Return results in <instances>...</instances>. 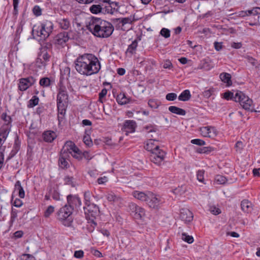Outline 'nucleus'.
I'll return each mask as SVG.
<instances>
[{"label": "nucleus", "mask_w": 260, "mask_h": 260, "mask_svg": "<svg viewBox=\"0 0 260 260\" xmlns=\"http://www.w3.org/2000/svg\"><path fill=\"white\" fill-rule=\"evenodd\" d=\"M75 68L81 74L90 76L97 74L101 66L100 62L95 55L92 54H84L76 59Z\"/></svg>", "instance_id": "f257e3e1"}, {"label": "nucleus", "mask_w": 260, "mask_h": 260, "mask_svg": "<svg viewBox=\"0 0 260 260\" xmlns=\"http://www.w3.org/2000/svg\"><path fill=\"white\" fill-rule=\"evenodd\" d=\"M86 27L94 36L99 38H108L114 30L111 23L95 17H91Z\"/></svg>", "instance_id": "f03ea898"}, {"label": "nucleus", "mask_w": 260, "mask_h": 260, "mask_svg": "<svg viewBox=\"0 0 260 260\" xmlns=\"http://www.w3.org/2000/svg\"><path fill=\"white\" fill-rule=\"evenodd\" d=\"M67 199L68 205L66 204V215H68L66 217V226L71 227L74 230L73 223L74 216L76 214L74 208L80 206L81 202L76 195L69 194Z\"/></svg>", "instance_id": "7ed1b4c3"}, {"label": "nucleus", "mask_w": 260, "mask_h": 260, "mask_svg": "<svg viewBox=\"0 0 260 260\" xmlns=\"http://www.w3.org/2000/svg\"><path fill=\"white\" fill-rule=\"evenodd\" d=\"M65 86L63 82V77H60L59 83H58V93L57 95V106L58 110V120L59 125L62 122L64 123L65 116Z\"/></svg>", "instance_id": "20e7f679"}, {"label": "nucleus", "mask_w": 260, "mask_h": 260, "mask_svg": "<svg viewBox=\"0 0 260 260\" xmlns=\"http://www.w3.org/2000/svg\"><path fill=\"white\" fill-rule=\"evenodd\" d=\"M53 28V25L51 21L49 20H45L43 21L40 27L37 29L35 28L32 29V35L35 37V36L40 37L41 40H45L47 38L52 32Z\"/></svg>", "instance_id": "39448f33"}, {"label": "nucleus", "mask_w": 260, "mask_h": 260, "mask_svg": "<svg viewBox=\"0 0 260 260\" xmlns=\"http://www.w3.org/2000/svg\"><path fill=\"white\" fill-rule=\"evenodd\" d=\"M234 101L239 102L243 109L246 110H250L252 101L248 96H246L242 91H239L236 92L235 94Z\"/></svg>", "instance_id": "423d86ee"}, {"label": "nucleus", "mask_w": 260, "mask_h": 260, "mask_svg": "<svg viewBox=\"0 0 260 260\" xmlns=\"http://www.w3.org/2000/svg\"><path fill=\"white\" fill-rule=\"evenodd\" d=\"M83 208L86 219H95L99 215V208L94 204L87 205Z\"/></svg>", "instance_id": "0eeeda50"}, {"label": "nucleus", "mask_w": 260, "mask_h": 260, "mask_svg": "<svg viewBox=\"0 0 260 260\" xmlns=\"http://www.w3.org/2000/svg\"><path fill=\"white\" fill-rule=\"evenodd\" d=\"M128 208L132 215L135 219H141L145 215L144 209L135 203L129 204Z\"/></svg>", "instance_id": "6e6552de"}, {"label": "nucleus", "mask_w": 260, "mask_h": 260, "mask_svg": "<svg viewBox=\"0 0 260 260\" xmlns=\"http://www.w3.org/2000/svg\"><path fill=\"white\" fill-rule=\"evenodd\" d=\"M66 153L68 152L74 157L78 159L81 158V151L72 141H66Z\"/></svg>", "instance_id": "1a4fd4ad"}, {"label": "nucleus", "mask_w": 260, "mask_h": 260, "mask_svg": "<svg viewBox=\"0 0 260 260\" xmlns=\"http://www.w3.org/2000/svg\"><path fill=\"white\" fill-rule=\"evenodd\" d=\"M36 81V79L32 76L21 78L19 80L18 88L20 91H25L34 85Z\"/></svg>", "instance_id": "9d476101"}, {"label": "nucleus", "mask_w": 260, "mask_h": 260, "mask_svg": "<svg viewBox=\"0 0 260 260\" xmlns=\"http://www.w3.org/2000/svg\"><path fill=\"white\" fill-rule=\"evenodd\" d=\"M49 59L50 55L48 54L47 49L45 48L42 49L37 58V64L40 68L45 67L47 62L49 61Z\"/></svg>", "instance_id": "9b49d317"}, {"label": "nucleus", "mask_w": 260, "mask_h": 260, "mask_svg": "<svg viewBox=\"0 0 260 260\" xmlns=\"http://www.w3.org/2000/svg\"><path fill=\"white\" fill-rule=\"evenodd\" d=\"M201 134L205 137L213 138L217 135V131L215 127L207 126L200 128Z\"/></svg>", "instance_id": "f8f14e48"}, {"label": "nucleus", "mask_w": 260, "mask_h": 260, "mask_svg": "<svg viewBox=\"0 0 260 260\" xmlns=\"http://www.w3.org/2000/svg\"><path fill=\"white\" fill-rule=\"evenodd\" d=\"M136 126L137 124L134 120H127L124 122L122 130L127 135L129 133H134Z\"/></svg>", "instance_id": "ddd939ff"}, {"label": "nucleus", "mask_w": 260, "mask_h": 260, "mask_svg": "<svg viewBox=\"0 0 260 260\" xmlns=\"http://www.w3.org/2000/svg\"><path fill=\"white\" fill-rule=\"evenodd\" d=\"M146 203L150 208H157L161 203V201L156 195L150 192Z\"/></svg>", "instance_id": "4468645a"}, {"label": "nucleus", "mask_w": 260, "mask_h": 260, "mask_svg": "<svg viewBox=\"0 0 260 260\" xmlns=\"http://www.w3.org/2000/svg\"><path fill=\"white\" fill-rule=\"evenodd\" d=\"M166 153L165 151H160L159 155H157L156 153H152L150 156L151 161L158 166H160L162 163Z\"/></svg>", "instance_id": "2eb2a0df"}, {"label": "nucleus", "mask_w": 260, "mask_h": 260, "mask_svg": "<svg viewBox=\"0 0 260 260\" xmlns=\"http://www.w3.org/2000/svg\"><path fill=\"white\" fill-rule=\"evenodd\" d=\"M10 132L9 125H3L0 129V145L2 146L3 144L7 139Z\"/></svg>", "instance_id": "dca6fc26"}, {"label": "nucleus", "mask_w": 260, "mask_h": 260, "mask_svg": "<svg viewBox=\"0 0 260 260\" xmlns=\"http://www.w3.org/2000/svg\"><path fill=\"white\" fill-rule=\"evenodd\" d=\"M55 45L58 48H63L65 44V32L58 34L54 39Z\"/></svg>", "instance_id": "f3484780"}, {"label": "nucleus", "mask_w": 260, "mask_h": 260, "mask_svg": "<svg viewBox=\"0 0 260 260\" xmlns=\"http://www.w3.org/2000/svg\"><path fill=\"white\" fill-rule=\"evenodd\" d=\"M149 191L144 192L143 191L135 190L133 192V195L136 199L141 201H145L146 202L149 195Z\"/></svg>", "instance_id": "a211bd4d"}, {"label": "nucleus", "mask_w": 260, "mask_h": 260, "mask_svg": "<svg viewBox=\"0 0 260 260\" xmlns=\"http://www.w3.org/2000/svg\"><path fill=\"white\" fill-rule=\"evenodd\" d=\"M180 217L186 222H190L193 219V215L189 210L182 209L180 213Z\"/></svg>", "instance_id": "6ab92c4d"}, {"label": "nucleus", "mask_w": 260, "mask_h": 260, "mask_svg": "<svg viewBox=\"0 0 260 260\" xmlns=\"http://www.w3.org/2000/svg\"><path fill=\"white\" fill-rule=\"evenodd\" d=\"M56 137V134L53 132L50 131H48L45 132L43 134V138L44 140L47 142H52Z\"/></svg>", "instance_id": "aec40b11"}, {"label": "nucleus", "mask_w": 260, "mask_h": 260, "mask_svg": "<svg viewBox=\"0 0 260 260\" xmlns=\"http://www.w3.org/2000/svg\"><path fill=\"white\" fill-rule=\"evenodd\" d=\"M252 203L247 200H243L241 203V207L242 210L246 213H249L252 210Z\"/></svg>", "instance_id": "412c9836"}, {"label": "nucleus", "mask_w": 260, "mask_h": 260, "mask_svg": "<svg viewBox=\"0 0 260 260\" xmlns=\"http://www.w3.org/2000/svg\"><path fill=\"white\" fill-rule=\"evenodd\" d=\"M156 142L157 141L155 140L150 139L145 146L146 150L151 152L155 149H158L159 146L156 144Z\"/></svg>", "instance_id": "4be33fe9"}, {"label": "nucleus", "mask_w": 260, "mask_h": 260, "mask_svg": "<svg viewBox=\"0 0 260 260\" xmlns=\"http://www.w3.org/2000/svg\"><path fill=\"white\" fill-rule=\"evenodd\" d=\"M138 46V41L135 40L132 43L128 46V48L126 51V53L129 54L131 56L133 54L136 53L137 48Z\"/></svg>", "instance_id": "5701e85b"}, {"label": "nucleus", "mask_w": 260, "mask_h": 260, "mask_svg": "<svg viewBox=\"0 0 260 260\" xmlns=\"http://www.w3.org/2000/svg\"><path fill=\"white\" fill-rule=\"evenodd\" d=\"M219 77L222 82L226 83L228 86L232 85L231 75L230 74L222 73L220 74Z\"/></svg>", "instance_id": "b1692460"}, {"label": "nucleus", "mask_w": 260, "mask_h": 260, "mask_svg": "<svg viewBox=\"0 0 260 260\" xmlns=\"http://www.w3.org/2000/svg\"><path fill=\"white\" fill-rule=\"evenodd\" d=\"M169 110L174 114L184 116L186 114V111L183 109L178 108L176 106H171L169 107Z\"/></svg>", "instance_id": "393cba45"}, {"label": "nucleus", "mask_w": 260, "mask_h": 260, "mask_svg": "<svg viewBox=\"0 0 260 260\" xmlns=\"http://www.w3.org/2000/svg\"><path fill=\"white\" fill-rule=\"evenodd\" d=\"M116 101L120 105H124L129 103V99L126 96L124 93H120L118 94Z\"/></svg>", "instance_id": "a878e982"}, {"label": "nucleus", "mask_w": 260, "mask_h": 260, "mask_svg": "<svg viewBox=\"0 0 260 260\" xmlns=\"http://www.w3.org/2000/svg\"><path fill=\"white\" fill-rule=\"evenodd\" d=\"M15 189L16 190L18 191V196L19 197L23 199L25 197V191L23 189V187L21 185V182L20 181H17L15 184Z\"/></svg>", "instance_id": "bb28decb"}, {"label": "nucleus", "mask_w": 260, "mask_h": 260, "mask_svg": "<svg viewBox=\"0 0 260 260\" xmlns=\"http://www.w3.org/2000/svg\"><path fill=\"white\" fill-rule=\"evenodd\" d=\"M191 94L190 91L188 89L184 90L178 96V100L181 101H187L190 100Z\"/></svg>", "instance_id": "cd10ccee"}, {"label": "nucleus", "mask_w": 260, "mask_h": 260, "mask_svg": "<svg viewBox=\"0 0 260 260\" xmlns=\"http://www.w3.org/2000/svg\"><path fill=\"white\" fill-rule=\"evenodd\" d=\"M57 219L62 223L65 224V208L62 207L57 212Z\"/></svg>", "instance_id": "c85d7f7f"}, {"label": "nucleus", "mask_w": 260, "mask_h": 260, "mask_svg": "<svg viewBox=\"0 0 260 260\" xmlns=\"http://www.w3.org/2000/svg\"><path fill=\"white\" fill-rule=\"evenodd\" d=\"M89 10L92 14L102 13V4L92 5Z\"/></svg>", "instance_id": "c756f323"}, {"label": "nucleus", "mask_w": 260, "mask_h": 260, "mask_svg": "<svg viewBox=\"0 0 260 260\" xmlns=\"http://www.w3.org/2000/svg\"><path fill=\"white\" fill-rule=\"evenodd\" d=\"M247 61L250 63L253 67H255L256 68H258L260 64L258 63V61L252 57L250 56H246L245 57Z\"/></svg>", "instance_id": "7c9ffc66"}, {"label": "nucleus", "mask_w": 260, "mask_h": 260, "mask_svg": "<svg viewBox=\"0 0 260 260\" xmlns=\"http://www.w3.org/2000/svg\"><path fill=\"white\" fill-rule=\"evenodd\" d=\"M88 220V224L87 225V229L89 232H92L95 226L97 225L96 223L94 221V219H87Z\"/></svg>", "instance_id": "2f4dec72"}, {"label": "nucleus", "mask_w": 260, "mask_h": 260, "mask_svg": "<svg viewBox=\"0 0 260 260\" xmlns=\"http://www.w3.org/2000/svg\"><path fill=\"white\" fill-rule=\"evenodd\" d=\"M83 141L84 144L88 147H90L92 146L93 143L89 135L87 134V131H85V135L83 137Z\"/></svg>", "instance_id": "473e14b6"}, {"label": "nucleus", "mask_w": 260, "mask_h": 260, "mask_svg": "<svg viewBox=\"0 0 260 260\" xmlns=\"http://www.w3.org/2000/svg\"><path fill=\"white\" fill-rule=\"evenodd\" d=\"M64 153H65V150H63L62 149L60 151V156L58 160L59 166L62 169L65 168V157L63 155Z\"/></svg>", "instance_id": "72a5a7b5"}, {"label": "nucleus", "mask_w": 260, "mask_h": 260, "mask_svg": "<svg viewBox=\"0 0 260 260\" xmlns=\"http://www.w3.org/2000/svg\"><path fill=\"white\" fill-rule=\"evenodd\" d=\"M160 104L161 103L160 101L155 99L149 100L148 103L149 106L153 109H157Z\"/></svg>", "instance_id": "f704fd0d"}, {"label": "nucleus", "mask_w": 260, "mask_h": 260, "mask_svg": "<svg viewBox=\"0 0 260 260\" xmlns=\"http://www.w3.org/2000/svg\"><path fill=\"white\" fill-rule=\"evenodd\" d=\"M39 98L36 95L32 96V98L29 101L28 107L29 108H32L37 106L39 103Z\"/></svg>", "instance_id": "c9c22d12"}, {"label": "nucleus", "mask_w": 260, "mask_h": 260, "mask_svg": "<svg viewBox=\"0 0 260 260\" xmlns=\"http://www.w3.org/2000/svg\"><path fill=\"white\" fill-rule=\"evenodd\" d=\"M214 149L211 147H204L203 148H199L197 149V152L199 153H209L212 151Z\"/></svg>", "instance_id": "e433bc0d"}, {"label": "nucleus", "mask_w": 260, "mask_h": 260, "mask_svg": "<svg viewBox=\"0 0 260 260\" xmlns=\"http://www.w3.org/2000/svg\"><path fill=\"white\" fill-rule=\"evenodd\" d=\"M39 83L41 86L46 87L50 86L51 81L49 78L44 77L40 79Z\"/></svg>", "instance_id": "4c0bfd02"}, {"label": "nucleus", "mask_w": 260, "mask_h": 260, "mask_svg": "<svg viewBox=\"0 0 260 260\" xmlns=\"http://www.w3.org/2000/svg\"><path fill=\"white\" fill-rule=\"evenodd\" d=\"M106 198L109 202H116L120 199L119 197L116 196L113 192H108Z\"/></svg>", "instance_id": "58836bf2"}, {"label": "nucleus", "mask_w": 260, "mask_h": 260, "mask_svg": "<svg viewBox=\"0 0 260 260\" xmlns=\"http://www.w3.org/2000/svg\"><path fill=\"white\" fill-rule=\"evenodd\" d=\"M84 197L85 204L86 206L92 204L91 202V198L92 197V194L89 191H85L84 192Z\"/></svg>", "instance_id": "ea45409f"}, {"label": "nucleus", "mask_w": 260, "mask_h": 260, "mask_svg": "<svg viewBox=\"0 0 260 260\" xmlns=\"http://www.w3.org/2000/svg\"><path fill=\"white\" fill-rule=\"evenodd\" d=\"M215 181L219 184H224L227 181V179L222 175H217L215 176Z\"/></svg>", "instance_id": "a19ab883"}, {"label": "nucleus", "mask_w": 260, "mask_h": 260, "mask_svg": "<svg viewBox=\"0 0 260 260\" xmlns=\"http://www.w3.org/2000/svg\"><path fill=\"white\" fill-rule=\"evenodd\" d=\"M182 239L185 242L191 244L193 242V238L191 236L188 235L187 234L183 233L182 234Z\"/></svg>", "instance_id": "79ce46f5"}, {"label": "nucleus", "mask_w": 260, "mask_h": 260, "mask_svg": "<svg viewBox=\"0 0 260 260\" xmlns=\"http://www.w3.org/2000/svg\"><path fill=\"white\" fill-rule=\"evenodd\" d=\"M147 133L156 132L157 131V126L155 124H149L144 127Z\"/></svg>", "instance_id": "37998d69"}, {"label": "nucleus", "mask_w": 260, "mask_h": 260, "mask_svg": "<svg viewBox=\"0 0 260 260\" xmlns=\"http://www.w3.org/2000/svg\"><path fill=\"white\" fill-rule=\"evenodd\" d=\"M120 23L122 24V26H123L125 24H131L133 22V19L131 17H125L121 19H119Z\"/></svg>", "instance_id": "c03bdc74"}, {"label": "nucleus", "mask_w": 260, "mask_h": 260, "mask_svg": "<svg viewBox=\"0 0 260 260\" xmlns=\"http://www.w3.org/2000/svg\"><path fill=\"white\" fill-rule=\"evenodd\" d=\"M185 188L183 186H181L180 187L179 186L178 187L174 189L173 191V192L175 194H178V195H181L183 193H184L185 192Z\"/></svg>", "instance_id": "a18cd8bd"}, {"label": "nucleus", "mask_w": 260, "mask_h": 260, "mask_svg": "<svg viewBox=\"0 0 260 260\" xmlns=\"http://www.w3.org/2000/svg\"><path fill=\"white\" fill-rule=\"evenodd\" d=\"M191 144H195L198 146H204L206 145V142L200 139H192L190 141Z\"/></svg>", "instance_id": "49530a36"}, {"label": "nucleus", "mask_w": 260, "mask_h": 260, "mask_svg": "<svg viewBox=\"0 0 260 260\" xmlns=\"http://www.w3.org/2000/svg\"><path fill=\"white\" fill-rule=\"evenodd\" d=\"M2 119L5 121V124L3 125H9L11 121L10 116H8L6 113H3L2 115Z\"/></svg>", "instance_id": "de8ad7c7"}, {"label": "nucleus", "mask_w": 260, "mask_h": 260, "mask_svg": "<svg viewBox=\"0 0 260 260\" xmlns=\"http://www.w3.org/2000/svg\"><path fill=\"white\" fill-rule=\"evenodd\" d=\"M66 184L71 185L72 187H75L77 183L73 177H66Z\"/></svg>", "instance_id": "09e8293b"}, {"label": "nucleus", "mask_w": 260, "mask_h": 260, "mask_svg": "<svg viewBox=\"0 0 260 260\" xmlns=\"http://www.w3.org/2000/svg\"><path fill=\"white\" fill-rule=\"evenodd\" d=\"M21 260H37L36 258L30 254H23L20 256Z\"/></svg>", "instance_id": "8fccbe9b"}, {"label": "nucleus", "mask_w": 260, "mask_h": 260, "mask_svg": "<svg viewBox=\"0 0 260 260\" xmlns=\"http://www.w3.org/2000/svg\"><path fill=\"white\" fill-rule=\"evenodd\" d=\"M106 13H113L112 8L111 6H104V4H102V14H106Z\"/></svg>", "instance_id": "3c124183"}, {"label": "nucleus", "mask_w": 260, "mask_h": 260, "mask_svg": "<svg viewBox=\"0 0 260 260\" xmlns=\"http://www.w3.org/2000/svg\"><path fill=\"white\" fill-rule=\"evenodd\" d=\"M214 91V88H210V89L206 90L203 92V96L206 98H209L212 95Z\"/></svg>", "instance_id": "603ef678"}, {"label": "nucleus", "mask_w": 260, "mask_h": 260, "mask_svg": "<svg viewBox=\"0 0 260 260\" xmlns=\"http://www.w3.org/2000/svg\"><path fill=\"white\" fill-rule=\"evenodd\" d=\"M160 35L165 38H168L170 36V31L169 29L163 28L160 32Z\"/></svg>", "instance_id": "864d4df0"}, {"label": "nucleus", "mask_w": 260, "mask_h": 260, "mask_svg": "<svg viewBox=\"0 0 260 260\" xmlns=\"http://www.w3.org/2000/svg\"><path fill=\"white\" fill-rule=\"evenodd\" d=\"M54 211V208L52 206H49L44 213V216L48 217Z\"/></svg>", "instance_id": "5fc2aeb1"}, {"label": "nucleus", "mask_w": 260, "mask_h": 260, "mask_svg": "<svg viewBox=\"0 0 260 260\" xmlns=\"http://www.w3.org/2000/svg\"><path fill=\"white\" fill-rule=\"evenodd\" d=\"M209 210L214 215H218L221 213L220 209L214 206H211Z\"/></svg>", "instance_id": "6e6d98bb"}, {"label": "nucleus", "mask_w": 260, "mask_h": 260, "mask_svg": "<svg viewBox=\"0 0 260 260\" xmlns=\"http://www.w3.org/2000/svg\"><path fill=\"white\" fill-rule=\"evenodd\" d=\"M204 173L205 171L204 170H199L197 172V179L201 182H203L204 181Z\"/></svg>", "instance_id": "4d7b16f0"}, {"label": "nucleus", "mask_w": 260, "mask_h": 260, "mask_svg": "<svg viewBox=\"0 0 260 260\" xmlns=\"http://www.w3.org/2000/svg\"><path fill=\"white\" fill-rule=\"evenodd\" d=\"M4 147L0 145V169L2 168L4 162Z\"/></svg>", "instance_id": "13d9d810"}, {"label": "nucleus", "mask_w": 260, "mask_h": 260, "mask_svg": "<svg viewBox=\"0 0 260 260\" xmlns=\"http://www.w3.org/2000/svg\"><path fill=\"white\" fill-rule=\"evenodd\" d=\"M166 99L169 101H173L176 99L177 94L175 93H169L166 95Z\"/></svg>", "instance_id": "bf43d9fd"}, {"label": "nucleus", "mask_w": 260, "mask_h": 260, "mask_svg": "<svg viewBox=\"0 0 260 260\" xmlns=\"http://www.w3.org/2000/svg\"><path fill=\"white\" fill-rule=\"evenodd\" d=\"M32 11L34 14L37 16H40L42 14V10L38 6H35L33 8Z\"/></svg>", "instance_id": "052dcab7"}, {"label": "nucleus", "mask_w": 260, "mask_h": 260, "mask_svg": "<svg viewBox=\"0 0 260 260\" xmlns=\"http://www.w3.org/2000/svg\"><path fill=\"white\" fill-rule=\"evenodd\" d=\"M234 93L230 91L225 92L224 93L223 97L226 100L233 99L234 100Z\"/></svg>", "instance_id": "680f3d73"}, {"label": "nucleus", "mask_w": 260, "mask_h": 260, "mask_svg": "<svg viewBox=\"0 0 260 260\" xmlns=\"http://www.w3.org/2000/svg\"><path fill=\"white\" fill-rule=\"evenodd\" d=\"M17 212L18 211L17 210H14L13 209H12V211L11 213V222H13L16 218L17 217Z\"/></svg>", "instance_id": "e2e57ef3"}, {"label": "nucleus", "mask_w": 260, "mask_h": 260, "mask_svg": "<svg viewBox=\"0 0 260 260\" xmlns=\"http://www.w3.org/2000/svg\"><path fill=\"white\" fill-rule=\"evenodd\" d=\"M213 68V66L209 62L205 61L203 63L202 68L204 69L205 70H210Z\"/></svg>", "instance_id": "0e129e2a"}, {"label": "nucleus", "mask_w": 260, "mask_h": 260, "mask_svg": "<svg viewBox=\"0 0 260 260\" xmlns=\"http://www.w3.org/2000/svg\"><path fill=\"white\" fill-rule=\"evenodd\" d=\"M243 147V144L241 141H238L235 144V148L237 152H240Z\"/></svg>", "instance_id": "69168bd1"}, {"label": "nucleus", "mask_w": 260, "mask_h": 260, "mask_svg": "<svg viewBox=\"0 0 260 260\" xmlns=\"http://www.w3.org/2000/svg\"><path fill=\"white\" fill-rule=\"evenodd\" d=\"M74 255L76 258H81L84 256V252L81 250L75 251Z\"/></svg>", "instance_id": "338daca9"}, {"label": "nucleus", "mask_w": 260, "mask_h": 260, "mask_svg": "<svg viewBox=\"0 0 260 260\" xmlns=\"http://www.w3.org/2000/svg\"><path fill=\"white\" fill-rule=\"evenodd\" d=\"M22 204V201L19 199H16L13 203V205L16 207H20Z\"/></svg>", "instance_id": "774afa93"}]
</instances>
